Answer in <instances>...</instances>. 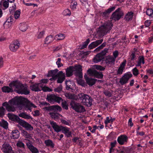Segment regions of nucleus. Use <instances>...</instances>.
I'll return each mask as SVG.
<instances>
[{"instance_id":"3c124183","label":"nucleus","mask_w":153,"mask_h":153,"mask_svg":"<svg viewBox=\"0 0 153 153\" xmlns=\"http://www.w3.org/2000/svg\"><path fill=\"white\" fill-rule=\"evenodd\" d=\"M62 90V86L61 85H60L59 86L54 89V91L56 92H60Z\"/></svg>"},{"instance_id":"393cba45","label":"nucleus","mask_w":153,"mask_h":153,"mask_svg":"<svg viewBox=\"0 0 153 153\" xmlns=\"http://www.w3.org/2000/svg\"><path fill=\"white\" fill-rule=\"evenodd\" d=\"M100 54L98 53L93 59V61L95 63H97L100 62L104 58L102 57Z\"/></svg>"},{"instance_id":"c756f323","label":"nucleus","mask_w":153,"mask_h":153,"mask_svg":"<svg viewBox=\"0 0 153 153\" xmlns=\"http://www.w3.org/2000/svg\"><path fill=\"white\" fill-rule=\"evenodd\" d=\"M19 29L22 32H25L27 29V24L23 22L20 23L19 26Z\"/></svg>"},{"instance_id":"f03ea898","label":"nucleus","mask_w":153,"mask_h":153,"mask_svg":"<svg viewBox=\"0 0 153 153\" xmlns=\"http://www.w3.org/2000/svg\"><path fill=\"white\" fill-rule=\"evenodd\" d=\"M9 86L12 88L14 87V88L16 89H15V91L19 94L27 95L30 92L27 87L17 81H13L10 83Z\"/></svg>"},{"instance_id":"a19ab883","label":"nucleus","mask_w":153,"mask_h":153,"mask_svg":"<svg viewBox=\"0 0 153 153\" xmlns=\"http://www.w3.org/2000/svg\"><path fill=\"white\" fill-rule=\"evenodd\" d=\"M16 146L22 149L25 148V146L24 144L21 141H18L16 144Z\"/></svg>"},{"instance_id":"b1692460","label":"nucleus","mask_w":153,"mask_h":153,"mask_svg":"<svg viewBox=\"0 0 153 153\" xmlns=\"http://www.w3.org/2000/svg\"><path fill=\"white\" fill-rule=\"evenodd\" d=\"M115 8V7H112L106 10L105 11L103 12L102 13V16H103L108 17V16L109 13L111 12L114 10Z\"/></svg>"},{"instance_id":"9b49d317","label":"nucleus","mask_w":153,"mask_h":153,"mask_svg":"<svg viewBox=\"0 0 153 153\" xmlns=\"http://www.w3.org/2000/svg\"><path fill=\"white\" fill-rule=\"evenodd\" d=\"M132 76V74L130 73L125 74L120 79L119 82L123 85L127 83L129 79Z\"/></svg>"},{"instance_id":"2eb2a0df","label":"nucleus","mask_w":153,"mask_h":153,"mask_svg":"<svg viewBox=\"0 0 153 153\" xmlns=\"http://www.w3.org/2000/svg\"><path fill=\"white\" fill-rule=\"evenodd\" d=\"M115 60V58L111 56H107L105 60V61L107 65L110 67L114 65Z\"/></svg>"},{"instance_id":"9d476101","label":"nucleus","mask_w":153,"mask_h":153,"mask_svg":"<svg viewBox=\"0 0 153 153\" xmlns=\"http://www.w3.org/2000/svg\"><path fill=\"white\" fill-rule=\"evenodd\" d=\"M74 71H76L75 75L78 76L79 78H82V66L80 65H75L73 66Z\"/></svg>"},{"instance_id":"ea45409f","label":"nucleus","mask_w":153,"mask_h":153,"mask_svg":"<svg viewBox=\"0 0 153 153\" xmlns=\"http://www.w3.org/2000/svg\"><path fill=\"white\" fill-rule=\"evenodd\" d=\"M65 38V36L63 34H59L56 35L54 39L56 40H62L63 39Z\"/></svg>"},{"instance_id":"423d86ee","label":"nucleus","mask_w":153,"mask_h":153,"mask_svg":"<svg viewBox=\"0 0 153 153\" xmlns=\"http://www.w3.org/2000/svg\"><path fill=\"white\" fill-rule=\"evenodd\" d=\"M46 99L50 103H53L54 102L59 103L60 102L63 101L62 98L53 94L48 95Z\"/></svg>"},{"instance_id":"6e6d98bb","label":"nucleus","mask_w":153,"mask_h":153,"mask_svg":"<svg viewBox=\"0 0 153 153\" xmlns=\"http://www.w3.org/2000/svg\"><path fill=\"white\" fill-rule=\"evenodd\" d=\"M132 72L133 74L135 76H137L139 74L138 70L136 68H135L133 69Z\"/></svg>"},{"instance_id":"7c9ffc66","label":"nucleus","mask_w":153,"mask_h":153,"mask_svg":"<svg viewBox=\"0 0 153 153\" xmlns=\"http://www.w3.org/2000/svg\"><path fill=\"white\" fill-rule=\"evenodd\" d=\"M55 39L54 37L51 35H50L47 36L45 38V44H49L52 42Z\"/></svg>"},{"instance_id":"6ab92c4d","label":"nucleus","mask_w":153,"mask_h":153,"mask_svg":"<svg viewBox=\"0 0 153 153\" xmlns=\"http://www.w3.org/2000/svg\"><path fill=\"white\" fill-rule=\"evenodd\" d=\"M127 139L128 137L126 136L121 135L118 137L117 141L120 144L123 145L125 143L127 142Z\"/></svg>"},{"instance_id":"5701e85b","label":"nucleus","mask_w":153,"mask_h":153,"mask_svg":"<svg viewBox=\"0 0 153 153\" xmlns=\"http://www.w3.org/2000/svg\"><path fill=\"white\" fill-rule=\"evenodd\" d=\"M73 66H70L66 69V74L67 77H69L73 75L74 71Z\"/></svg>"},{"instance_id":"dca6fc26","label":"nucleus","mask_w":153,"mask_h":153,"mask_svg":"<svg viewBox=\"0 0 153 153\" xmlns=\"http://www.w3.org/2000/svg\"><path fill=\"white\" fill-rule=\"evenodd\" d=\"M25 110H29L30 112H31L32 107L36 108L37 106L31 102L30 101L27 99H26L25 101Z\"/></svg>"},{"instance_id":"8fccbe9b","label":"nucleus","mask_w":153,"mask_h":153,"mask_svg":"<svg viewBox=\"0 0 153 153\" xmlns=\"http://www.w3.org/2000/svg\"><path fill=\"white\" fill-rule=\"evenodd\" d=\"M42 88V90H43L44 92H47V91H52V90L50 88H49L48 87H41Z\"/></svg>"},{"instance_id":"de8ad7c7","label":"nucleus","mask_w":153,"mask_h":153,"mask_svg":"<svg viewBox=\"0 0 153 153\" xmlns=\"http://www.w3.org/2000/svg\"><path fill=\"white\" fill-rule=\"evenodd\" d=\"M62 105L63 108H65L66 110L68 109V107L67 102L65 101H62Z\"/></svg>"},{"instance_id":"f8f14e48","label":"nucleus","mask_w":153,"mask_h":153,"mask_svg":"<svg viewBox=\"0 0 153 153\" xmlns=\"http://www.w3.org/2000/svg\"><path fill=\"white\" fill-rule=\"evenodd\" d=\"M20 45L19 42L18 40H14L10 44L9 48L12 51L15 52L19 48Z\"/></svg>"},{"instance_id":"c03bdc74","label":"nucleus","mask_w":153,"mask_h":153,"mask_svg":"<svg viewBox=\"0 0 153 153\" xmlns=\"http://www.w3.org/2000/svg\"><path fill=\"white\" fill-rule=\"evenodd\" d=\"M146 13L149 16L153 17V10L151 8L148 9L146 11Z\"/></svg>"},{"instance_id":"680f3d73","label":"nucleus","mask_w":153,"mask_h":153,"mask_svg":"<svg viewBox=\"0 0 153 153\" xmlns=\"http://www.w3.org/2000/svg\"><path fill=\"white\" fill-rule=\"evenodd\" d=\"M96 69L101 71H104L105 69V68L104 67H103L100 65H97L96 66Z\"/></svg>"},{"instance_id":"2f4dec72","label":"nucleus","mask_w":153,"mask_h":153,"mask_svg":"<svg viewBox=\"0 0 153 153\" xmlns=\"http://www.w3.org/2000/svg\"><path fill=\"white\" fill-rule=\"evenodd\" d=\"M8 125L7 122L3 119L0 121V126L5 129H7L8 128Z\"/></svg>"},{"instance_id":"774afa93","label":"nucleus","mask_w":153,"mask_h":153,"mask_svg":"<svg viewBox=\"0 0 153 153\" xmlns=\"http://www.w3.org/2000/svg\"><path fill=\"white\" fill-rule=\"evenodd\" d=\"M9 5V3L8 1H4L3 3V6L7 8L8 7Z\"/></svg>"},{"instance_id":"37998d69","label":"nucleus","mask_w":153,"mask_h":153,"mask_svg":"<svg viewBox=\"0 0 153 153\" xmlns=\"http://www.w3.org/2000/svg\"><path fill=\"white\" fill-rule=\"evenodd\" d=\"M106 45V43L104 42L100 46L94 50V52H97L99 51L100 50L102 49L103 48L105 47Z\"/></svg>"},{"instance_id":"0e129e2a","label":"nucleus","mask_w":153,"mask_h":153,"mask_svg":"<svg viewBox=\"0 0 153 153\" xmlns=\"http://www.w3.org/2000/svg\"><path fill=\"white\" fill-rule=\"evenodd\" d=\"M64 15H70L71 14L70 11L68 9H66L64 11Z\"/></svg>"},{"instance_id":"603ef678","label":"nucleus","mask_w":153,"mask_h":153,"mask_svg":"<svg viewBox=\"0 0 153 153\" xmlns=\"http://www.w3.org/2000/svg\"><path fill=\"white\" fill-rule=\"evenodd\" d=\"M79 84L81 85L83 87H85V81L82 79H80L77 81Z\"/></svg>"},{"instance_id":"69168bd1","label":"nucleus","mask_w":153,"mask_h":153,"mask_svg":"<svg viewBox=\"0 0 153 153\" xmlns=\"http://www.w3.org/2000/svg\"><path fill=\"white\" fill-rule=\"evenodd\" d=\"M126 60H124L123 62L120 64V67L124 69L126 65Z\"/></svg>"},{"instance_id":"f3484780","label":"nucleus","mask_w":153,"mask_h":153,"mask_svg":"<svg viewBox=\"0 0 153 153\" xmlns=\"http://www.w3.org/2000/svg\"><path fill=\"white\" fill-rule=\"evenodd\" d=\"M103 39H101L92 42L88 45V49L90 50H91L94 48L99 45L101 44L103 42Z\"/></svg>"},{"instance_id":"1a4fd4ad","label":"nucleus","mask_w":153,"mask_h":153,"mask_svg":"<svg viewBox=\"0 0 153 153\" xmlns=\"http://www.w3.org/2000/svg\"><path fill=\"white\" fill-rule=\"evenodd\" d=\"M53 78L54 79V80H56L57 79V82L59 83H61L65 79V73H63L62 71H60Z\"/></svg>"},{"instance_id":"a211bd4d","label":"nucleus","mask_w":153,"mask_h":153,"mask_svg":"<svg viewBox=\"0 0 153 153\" xmlns=\"http://www.w3.org/2000/svg\"><path fill=\"white\" fill-rule=\"evenodd\" d=\"M7 117L10 120L17 122L18 123L21 120L18 116L13 114L11 113H8L7 114Z\"/></svg>"},{"instance_id":"7ed1b4c3","label":"nucleus","mask_w":153,"mask_h":153,"mask_svg":"<svg viewBox=\"0 0 153 153\" xmlns=\"http://www.w3.org/2000/svg\"><path fill=\"white\" fill-rule=\"evenodd\" d=\"M112 27V24L110 21L105 23L99 27L97 31V35L100 37L103 36L111 29Z\"/></svg>"},{"instance_id":"49530a36","label":"nucleus","mask_w":153,"mask_h":153,"mask_svg":"<svg viewBox=\"0 0 153 153\" xmlns=\"http://www.w3.org/2000/svg\"><path fill=\"white\" fill-rule=\"evenodd\" d=\"M61 128V131L65 134L67 133L69 131V128L67 127H65L62 126Z\"/></svg>"},{"instance_id":"4c0bfd02","label":"nucleus","mask_w":153,"mask_h":153,"mask_svg":"<svg viewBox=\"0 0 153 153\" xmlns=\"http://www.w3.org/2000/svg\"><path fill=\"white\" fill-rule=\"evenodd\" d=\"M134 13L132 12H128L126 15L125 18L126 20L129 21L132 19Z\"/></svg>"},{"instance_id":"f257e3e1","label":"nucleus","mask_w":153,"mask_h":153,"mask_svg":"<svg viewBox=\"0 0 153 153\" xmlns=\"http://www.w3.org/2000/svg\"><path fill=\"white\" fill-rule=\"evenodd\" d=\"M21 103V100L19 99H13L10 100L8 102H4L2 104L3 106L0 107V117H3L5 114V109L3 106L5 107L6 109L8 111L14 112L16 111V108L14 106L19 105Z\"/></svg>"},{"instance_id":"09e8293b","label":"nucleus","mask_w":153,"mask_h":153,"mask_svg":"<svg viewBox=\"0 0 153 153\" xmlns=\"http://www.w3.org/2000/svg\"><path fill=\"white\" fill-rule=\"evenodd\" d=\"M30 151L32 153H39V151L35 147L33 146L30 149Z\"/></svg>"},{"instance_id":"4be33fe9","label":"nucleus","mask_w":153,"mask_h":153,"mask_svg":"<svg viewBox=\"0 0 153 153\" xmlns=\"http://www.w3.org/2000/svg\"><path fill=\"white\" fill-rule=\"evenodd\" d=\"M58 71V70L57 69H56L54 70H51L49 71L47 76L48 77H52L50 79V80L52 81L53 80H54V79L53 78L58 73L57 72Z\"/></svg>"},{"instance_id":"6e6552de","label":"nucleus","mask_w":153,"mask_h":153,"mask_svg":"<svg viewBox=\"0 0 153 153\" xmlns=\"http://www.w3.org/2000/svg\"><path fill=\"white\" fill-rule=\"evenodd\" d=\"M43 109L45 111L53 113L60 112L62 110L61 107L58 105L45 106L43 108Z\"/></svg>"},{"instance_id":"bf43d9fd","label":"nucleus","mask_w":153,"mask_h":153,"mask_svg":"<svg viewBox=\"0 0 153 153\" xmlns=\"http://www.w3.org/2000/svg\"><path fill=\"white\" fill-rule=\"evenodd\" d=\"M104 94L107 97H111L112 96V94L111 92L108 91H105L103 92Z\"/></svg>"},{"instance_id":"c85d7f7f","label":"nucleus","mask_w":153,"mask_h":153,"mask_svg":"<svg viewBox=\"0 0 153 153\" xmlns=\"http://www.w3.org/2000/svg\"><path fill=\"white\" fill-rule=\"evenodd\" d=\"M13 88H10L8 86H4L2 88L1 90L2 91L5 93L11 92L13 91V88H14V87H13Z\"/></svg>"},{"instance_id":"a878e982","label":"nucleus","mask_w":153,"mask_h":153,"mask_svg":"<svg viewBox=\"0 0 153 153\" xmlns=\"http://www.w3.org/2000/svg\"><path fill=\"white\" fill-rule=\"evenodd\" d=\"M49 114L50 115L52 119L55 120L58 119L60 116H62V115L58 113V112L55 113L49 112Z\"/></svg>"},{"instance_id":"aec40b11","label":"nucleus","mask_w":153,"mask_h":153,"mask_svg":"<svg viewBox=\"0 0 153 153\" xmlns=\"http://www.w3.org/2000/svg\"><path fill=\"white\" fill-rule=\"evenodd\" d=\"M50 123L52 127L55 131L58 132L61 131V126H59L56 123L53 121H50Z\"/></svg>"},{"instance_id":"a18cd8bd","label":"nucleus","mask_w":153,"mask_h":153,"mask_svg":"<svg viewBox=\"0 0 153 153\" xmlns=\"http://www.w3.org/2000/svg\"><path fill=\"white\" fill-rule=\"evenodd\" d=\"M108 48H105L103 51L98 53L100 54V55L102 57H104V56L108 52Z\"/></svg>"},{"instance_id":"20e7f679","label":"nucleus","mask_w":153,"mask_h":153,"mask_svg":"<svg viewBox=\"0 0 153 153\" xmlns=\"http://www.w3.org/2000/svg\"><path fill=\"white\" fill-rule=\"evenodd\" d=\"M77 98L82 100L83 104L87 106H91L92 105L93 99L88 95L83 93L78 94Z\"/></svg>"},{"instance_id":"58836bf2","label":"nucleus","mask_w":153,"mask_h":153,"mask_svg":"<svg viewBox=\"0 0 153 153\" xmlns=\"http://www.w3.org/2000/svg\"><path fill=\"white\" fill-rule=\"evenodd\" d=\"M65 95L66 98L69 99L73 100L76 99V97L75 96L74 94L66 93L65 94Z\"/></svg>"},{"instance_id":"bb28decb","label":"nucleus","mask_w":153,"mask_h":153,"mask_svg":"<svg viewBox=\"0 0 153 153\" xmlns=\"http://www.w3.org/2000/svg\"><path fill=\"white\" fill-rule=\"evenodd\" d=\"M65 84L66 85V88L67 90H69L70 89L72 90L73 86L74 84V82L70 80L67 81H65Z\"/></svg>"},{"instance_id":"5fc2aeb1","label":"nucleus","mask_w":153,"mask_h":153,"mask_svg":"<svg viewBox=\"0 0 153 153\" xmlns=\"http://www.w3.org/2000/svg\"><path fill=\"white\" fill-rule=\"evenodd\" d=\"M61 59L60 58H58L57 61L56 62V64L58 68H59L63 66V65L61 63Z\"/></svg>"},{"instance_id":"72a5a7b5","label":"nucleus","mask_w":153,"mask_h":153,"mask_svg":"<svg viewBox=\"0 0 153 153\" xmlns=\"http://www.w3.org/2000/svg\"><path fill=\"white\" fill-rule=\"evenodd\" d=\"M12 133V137L13 139L18 138L19 137V132L17 130H13Z\"/></svg>"},{"instance_id":"4468645a","label":"nucleus","mask_w":153,"mask_h":153,"mask_svg":"<svg viewBox=\"0 0 153 153\" xmlns=\"http://www.w3.org/2000/svg\"><path fill=\"white\" fill-rule=\"evenodd\" d=\"M19 124L23 127L25 128L27 130L31 131L33 129V127L31 125L22 120L21 119L19 121Z\"/></svg>"},{"instance_id":"13d9d810","label":"nucleus","mask_w":153,"mask_h":153,"mask_svg":"<svg viewBox=\"0 0 153 153\" xmlns=\"http://www.w3.org/2000/svg\"><path fill=\"white\" fill-rule=\"evenodd\" d=\"M61 122L62 124L66 125L69 126L70 125V122L69 120L66 121L62 119L61 120Z\"/></svg>"},{"instance_id":"338daca9","label":"nucleus","mask_w":153,"mask_h":153,"mask_svg":"<svg viewBox=\"0 0 153 153\" xmlns=\"http://www.w3.org/2000/svg\"><path fill=\"white\" fill-rule=\"evenodd\" d=\"M118 55V52L117 51H115L113 52V55L114 56V58H115L116 60V58L117 57Z\"/></svg>"},{"instance_id":"39448f33","label":"nucleus","mask_w":153,"mask_h":153,"mask_svg":"<svg viewBox=\"0 0 153 153\" xmlns=\"http://www.w3.org/2000/svg\"><path fill=\"white\" fill-rule=\"evenodd\" d=\"M70 105L71 108L76 112H83L86 111L83 106L79 103L75 102L73 100H71Z\"/></svg>"},{"instance_id":"052dcab7","label":"nucleus","mask_w":153,"mask_h":153,"mask_svg":"<svg viewBox=\"0 0 153 153\" xmlns=\"http://www.w3.org/2000/svg\"><path fill=\"white\" fill-rule=\"evenodd\" d=\"M29 142H27L26 143L27 148L29 149L33 146V145L30 143V140H28Z\"/></svg>"},{"instance_id":"0eeeda50","label":"nucleus","mask_w":153,"mask_h":153,"mask_svg":"<svg viewBox=\"0 0 153 153\" xmlns=\"http://www.w3.org/2000/svg\"><path fill=\"white\" fill-rule=\"evenodd\" d=\"M123 12L121 8H118L112 14L111 19L115 21L119 20L123 16Z\"/></svg>"},{"instance_id":"e433bc0d","label":"nucleus","mask_w":153,"mask_h":153,"mask_svg":"<svg viewBox=\"0 0 153 153\" xmlns=\"http://www.w3.org/2000/svg\"><path fill=\"white\" fill-rule=\"evenodd\" d=\"M93 76L99 79H102L103 77V75L102 72H98L96 70Z\"/></svg>"},{"instance_id":"f704fd0d","label":"nucleus","mask_w":153,"mask_h":153,"mask_svg":"<svg viewBox=\"0 0 153 153\" xmlns=\"http://www.w3.org/2000/svg\"><path fill=\"white\" fill-rule=\"evenodd\" d=\"M22 133V134L26 138L31 139H32V136L31 134L28 133V132L24 130H21Z\"/></svg>"},{"instance_id":"cd10ccee","label":"nucleus","mask_w":153,"mask_h":153,"mask_svg":"<svg viewBox=\"0 0 153 153\" xmlns=\"http://www.w3.org/2000/svg\"><path fill=\"white\" fill-rule=\"evenodd\" d=\"M97 79L90 78L86 80V83L90 86H91L95 84Z\"/></svg>"},{"instance_id":"4d7b16f0","label":"nucleus","mask_w":153,"mask_h":153,"mask_svg":"<svg viewBox=\"0 0 153 153\" xmlns=\"http://www.w3.org/2000/svg\"><path fill=\"white\" fill-rule=\"evenodd\" d=\"M138 61L141 63H142L143 64H144L145 63L144 57L142 56H140L139 58Z\"/></svg>"},{"instance_id":"c9c22d12","label":"nucleus","mask_w":153,"mask_h":153,"mask_svg":"<svg viewBox=\"0 0 153 153\" xmlns=\"http://www.w3.org/2000/svg\"><path fill=\"white\" fill-rule=\"evenodd\" d=\"M19 116L20 117L27 119H32L30 115L27 114L25 112L21 113L19 114Z\"/></svg>"},{"instance_id":"ddd939ff","label":"nucleus","mask_w":153,"mask_h":153,"mask_svg":"<svg viewBox=\"0 0 153 153\" xmlns=\"http://www.w3.org/2000/svg\"><path fill=\"white\" fill-rule=\"evenodd\" d=\"M1 150L4 153H14L12 148L8 143L4 144Z\"/></svg>"},{"instance_id":"412c9836","label":"nucleus","mask_w":153,"mask_h":153,"mask_svg":"<svg viewBox=\"0 0 153 153\" xmlns=\"http://www.w3.org/2000/svg\"><path fill=\"white\" fill-rule=\"evenodd\" d=\"M41 83L32 84L30 85V88L33 91L35 92L40 91L41 90L40 89L39 87H41Z\"/></svg>"},{"instance_id":"e2e57ef3","label":"nucleus","mask_w":153,"mask_h":153,"mask_svg":"<svg viewBox=\"0 0 153 153\" xmlns=\"http://www.w3.org/2000/svg\"><path fill=\"white\" fill-rule=\"evenodd\" d=\"M45 32L44 30H43L42 32H40L38 35L37 38L38 39H40L42 38L45 33Z\"/></svg>"},{"instance_id":"79ce46f5","label":"nucleus","mask_w":153,"mask_h":153,"mask_svg":"<svg viewBox=\"0 0 153 153\" xmlns=\"http://www.w3.org/2000/svg\"><path fill=\"white\" fill-rule=\"evenodd\" d=\"M90 42V40L89 39H87L85 42L83 43L81 49H82L86 48Z\"/></svg>"},{"instance_id":"473e14b6","label":"nucleus","mask_w":153,"mask_h":153,"mask_svg":"<svg viewBox=\"0 0 153 153\" xmlns=\"http://www.w3.org/2000/svg\"><path fill=\"white\" fill-rule=\"evenodd\" d=\"M45 143L47 146H50L52 148L54 147L55 144L50 139H48L45 141Z\"/></svg>"},{"instance_id":"864d4df0","label":"nucleus","mask_w":153,"mask_h":153,"mask_svg":"<svg viewBox=\"0 0 153 153\" xmlns=\"http://www.w3.org/2000/svg\"><path fill=\"white\" fill-rule=\"evenodd\" d=\"M20 12L19 10L16 11L14 14V16L16 19H17L20 16Z\"/></svg>"}]
</instances>
